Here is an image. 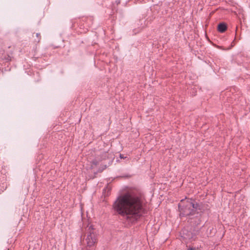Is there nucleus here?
<instances>
[{"instance_id":"obj_1","label":"nucleus","mask_w":250,"mask_h":250,"mask_svg":"<svg viewBox=\"0 0 250 250\" xmlns=\"http://www.w3.org/2000/svg\"><path fill=\"white\" fill-rule=\"evenodd\" d=\"M113 208L128 225L136 223L146 213L142 196L129 193L119 196L114 202Z\"/></svg>"},{"instance_id":"obj_2","label":"nucleus","mask_w":250,"mask_h":250,"mask_svg":"<svg viewBox=\"0 0 250 250\" xmlns=\"http://www.w3.org/2000/svg\"><path fill=\"white\" fill-rule=\"evenodd\" d=\"M86 246L83 250H95V245L97 242V234L92 225L87 226L85 229Z\"/></svg>"},{"instance_id":"obj_3","label":"nucleus","mask_w":250,"mask_h":250,"mask_svg":"<svg viewBox=\"0 0 250 250\" xmlns=\"http://www.w3.org/2000/svg\"><path fill=\"white\" fill-rule=\"evenodd\" d=\"M191 199H188L186 201L182 200L178 205V208L180 211V216H191L194 215L193 208H191Z\"/></svg>"},{"instance_id":"obj_4","label":"nucleus","mask_w":250,"mask_h":250,"mask_svg":"<svg viewBox=\"0 0 250 250\" xmlns=\"http://www.w3.org/2000/svg\"><path fill=\"white\" fill-rule=\"evenodd\" d=\"M100 160L102 161L108 159L111 161L113 159V155L111 152L109 151H104L101 152L99 155H98Z\"/></svg>"},{"instance_id":"obj_5","label":"nucleus","mask_w":250,"mask_h":250,"mask_svg":"<svg viewBox=\"0 0 250 250\" xmlns=\"http://www.w3.org/2000/svg\"><path fill=\"white\" fill-rule=\"evenodd\" d=\"M200 215L197 213V215L194 217H189L188 218V222L191 224V225L198 226L201 223Z\"/></svg>"},{"instance_id":"obj_6","label":"nucleus","mask_w":250,"mask_h":250,"mask_svg":"<svg viewBox=\"0 0 250 250\" xmlns=\"http://www.w3.org/2000/svg\"><path fill=\"white\" fill-rule=\"evenodd\" d=\"M183 236L182 237H184V239L191 240L194 239L195 235H194L192 232H188L186 230H183Z\"/></svg>"},{"instance_id":"obj_7","label":"nucleus","mask_w":250,"mask_h":250,"mask_svg":"<svg viewBox=\"0 0 250 250\" xmlns=\"http://www.w3.org/2000/svg\"><path fill=\"white\" fill-rule=\"evenodd\" d=\"M227 27L226 24L221 23L218 25V30L220 33H223L227 30Z\"/></svg>"},{"instance_id":"obj_8","label":"nucleus","mask_w":250,"mask_h":250,"mask_svg":"<svg viewBox=\"0 0 250 250\" xmlns=\"http://www.w3.org/2000/svg\"><path fill=\"white\" fill-rule=\"evenodd\" d=\"M101 161L100 158L99 157V156H97L94 160H92L91 161V167L92 168H93L95 166H97L99 162Z\"/></svg>"},{"instance_id":"obj_9","label":"nucleus","mask_w":250,"mask_h":250,"mask_svg":"<svg viewBox=\"0 0 250 250\" xmlns=\"http://www.w3.org/2000/svg\"><path fill=\"white\" fill-rule=\"evenodd\" d=\"M191 204L193 205V206H192L191 208H193V213L194 214H195L196 210L200 209V206H199V204H198L197 203H194V202H193V200L192 199H191Z\"/></svg>"},{"instance_id":"obj_10","label":"nucleus","mask_w":250,"mask_h":250,"mask_svg":"<svg viewBox=\"0 0 250 250\" xmlns=\"http://www.w3.org/2000/svg\"><path fill=\"white\" fill-rule=\"evenodd\" d=\"M36 36L38 38L37 40H35V42H39L41 38V35L40 33H36Z\"/></svg>"},{"instance_id":"obj_11","label":"nucleus","mask_w":250,"mask_h":250,"mask_svg":"<svg viewBox=\"0 0 250 250\" xmlns=\"http://www.w3.org/2000/svg\"><path fill=\"white\" fill-rule=\"evenodd\" d=\"M120 157L121 159H125L127 158L125 156L124 154H120Z\"/></svg>"},{"instance_id":"obj_12","label":"nucleus","mask_w":250,"mask_h":250,"mask_svg":"<svg viewBox=\"0 0 250 250\" xmlns=\"http://www.w3.org/2000/svg\"><path fill=\"white\" fill-rule=\"evenodd\" d=\"M196 250L195 248H193V247L189 248L188 249V250Z\"/></svg>"},{"instance_id":"obj_13","label":"nucleus","mask_w":250,"mask_h":250,"mask_svg":"<svg viewBox=\"0 0 250 250\" xmlns=\"http://www.w3.org/2000/svg\"><path fill=\"white\" fill-rule=\"evenodd\" d=\"M10 56H8L7 59V60H8V61H10L11 59H10Z\"/></svg>"}]
</instances>
